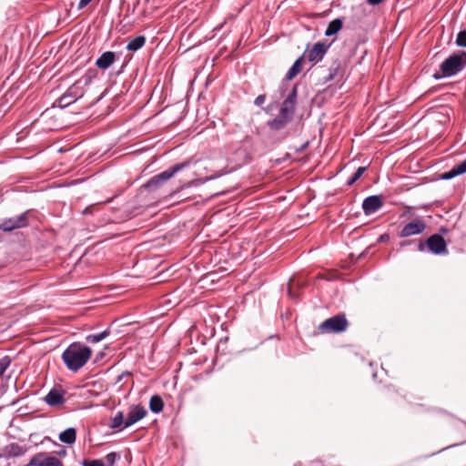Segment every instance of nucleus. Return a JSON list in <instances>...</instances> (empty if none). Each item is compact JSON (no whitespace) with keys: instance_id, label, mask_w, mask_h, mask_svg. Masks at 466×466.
Returning a JSON list of instances; mask_svg holds the SVG:
<instances>
[{"instance_id":"obj_37","label":"nucleus","mask_w":466,"mask_h":466,"mask_svg":"<svg viewBox=\"0 0 466 466\" xmlns=\"http://www.w3.org/2000/svg\"><path fill=\"white\" fill-rule=\"evenodd\" d=\"M288 293L290 297H293V293H292V284L289 283V288H288Z\"/></svg>"},{"instance_id":"obj_34","label":"nucleus","mask_w":466,"mask_h":466,"mask_svg":"<svg viewBox=\"0 0 466 466\" xmlns=\"http://www.w3.org/2000/svg\"><path fill=\"white\" fill-rule=\"evenodd\" d=\"M92 0H80L79 4H78V8L79 9H82L84 7H86Z\"/></svg>"},{"instance_id":"obj_7","label":"nucleus","mask_w":466,"mask_h":466,"mask_svg":"<svg viewBox=\"0 0 466 466\" xmlns=\"http://www.w3.org/2000/svg\"><path fill=\"white\" fill-rule=\"evenodd\" d=\"M426 223L423 219L416 218L406 224L399 232L398 236L400 238H409L420 235L426 229Z\"/></svg>"},{"instance_id":"obj_13","label":"nucleus","mask_w":466,"mask_h":466,"mask_svg":"<svg viewBox=\"0 0 466 466\" xmlns=\"http://www.w3.org/2000/svg\"><path fill=\"white\" fill-rule=\"evenodd\" d=\"M291 120L289 116L279 113L273 119L267 122V126L271 131L276 132L284 129Z\"/></svg>"},{"instance_id":"obj_17","label":"nucleus","mask_w":466,"mask_h":466,"mask_svg":"<svg viewBox=\"0 0 466 466\" xmlns=\"http://www.w3.org/2000/svg\"><path fill=\"white\" fill-rule=\"evenodd\" d=\"M303 63V56L299 57L291 66V67L289 69V71L286 74L285 79L288 81L292 80L294 77H296L299 73L301 71Z\"/></svg>"},{"instance_id":"obj_33","label":"nucleus","mask_w":466,"mask_h":466,"mask_svg":"<svg viewBox=\"0 0 466 466\" xmlns=\"http://www.w3.org/2000/svg\"><path fill=\"white\" fill-rule=\"evenodd\" d=\"M82 95L78 94L76 92V89H75L72 93H71V96H69V98H71L73 101H76L78 97H81Z\"/></svg>"},{"instance_id":"obj_5","label":"nucleus","mask_w":466,"mask_h":466,"mask_svg":"<svg viewBox=\"0 0 466 466\" xmlns=\"http://www.w3.org/2000/svg\"><path fill=\"white\" fill-rule=\"evenodd\" d=\"M297 98L298 88L297 86H294L287 97L282 101L279 113L293 119L296 111Z\"/></svg>"},{"instance_id":"obj_18","label":"nucleus","mask_w":466,"mask_h":466,"mask_svg":"<svg viewBox=\"0 0 466 466\" xmlns=\"http://www.w3.org/2000/svg\"><path fill=\"white\" fill-rule=\"evenodd\" d=\"M23 452V448L17 443L8 444L3 450V455L5 457H17L22 455Z\"/></svg>"},{"instance_id":"obj_15","label":"nucleus","mask_w":466,"mask_h":466,"mask_svg":"<svg viewBox=\"0 0 466 466\" xmlns=\"http://www.w3.org/2000/svg\"><path fill=\"white\" fill-rule=\"evenodd\" d=\"M46 402L50 406H57L65 402L63 391L53 389L45 398Z\"/></svg>"},{"instance_id":"obj_3","label":"nucleus","mask_w":466,"mask_h":466,"mask_svg":"<svg viewBox=\"0 0 466 466\" xmlns=\"http://www.w3.org/2000/svg\"><path fill=\"white\" fill-rule=\"evenodd\" d=\"M349 322L344 314H338L327 319L319 325L320 333H339L347 329Z\"/></svg>"},{"instance_id":"obj_25","label":"nucleus","mask_w":466,"mask_h":466,"mask_svg":"<svg viewBox=\"0 0 466 466\" xmlns=\"http://www.w3.org/2000/svg\"><path fill=\"white\" fill-rule=\"evenodd\" d=\"M124 414L122 411H118L115 417L111 420L110 427L112 429L120 428L122 425L125 426Z\"/></svg>"},{"instance_id":"obj_4","label":"nucleus","mask_w":466,"mask_h":466,"mask_svg":"<svg viewBox=\"0 0 466 466\" xmlns=\"http://www.w3.org/2000/svg\"><path fill=\"white\" fill-rule=\"evenodd\" d=\"M429 249L434 255H446L448 254L447 243L442 236L439 234H433L430 236L426 242H420L418 249L424 251L425 248Z\"/></svg>"},{"instance_id":"obj_8","label":"nucleus","mask_w":466,"mask_h":466,"mask_svg":"<svg viewBox=\"0 0 466 466\" xmlns=\"http://www.w3.org/2000/svg\"><path fill=\"white\" fill-rule=\"evenodd\" d=\"M28 466H64L62 461L55 456H50L47 453L40 452L34 455Z\"/></svg>"},{"instance_id":"obj_29","label":"nucleus","mask_w":466,"mask_h":466,"mask_svg":"<svg viewBox=\"0 0 466 466\" xmlns=\"http://www.w3.org/2000/svg\"><path fill=\"white\" fill-rule=\"evenodd\" d=\"M455 44L459 47H466V30H461L457 34Z\"/></svg>"},{"instance_id":"obj_14","label":"nucleus","mask_w":466,"mask_h":466,"mask_svg":"<svg viewBox=\"0 0 466 466\" xmlns=\"http://www.w3.org/2000/svg\"><path fill=\"white\" fill-rule=\"evenodd\" d=\"M116 61V55L114 52L106 51L103 53L96 61V66L99 69L106 70L109 68Z\"/></svg>"},{"instance_id":"obj_1","label":"nucleus","mask_w":466,"mask_h":466,"mask_svg":"<svg viewBox=\"0 0 466 466\" xmlns=\"http://www.w3.org/2000/svg\"><path fill=\"white\" fill-rule=\"evenodd\" d=\"M92 350L85 344L74 342L62 353V360L71 371H77L89 360Z\"/></svg>"},{"instance_id":"obj_35","label":"nucleus","mask_w":466,"mask_h":466,"mask_svg":"<svg viewBox=\"0 0 466 466\" xmlns=\"http://www.w3.org/2000/svg\"><path fill=\"white\" fill-rule=\"evenodd\" d=\"M189 164H190V162L182 163V164H177V167H176L177 172H178L181 169H183L184 167L189 166Z\"/></svg>"},{"instance_id":"obj_20","label":"nucleus","mask_w":466,"mask_h":466,"mask_svg":"<svg viewBox=\"0 0 466 466\" xmlns=\"http://www.w3.org/2000/svg\"><path fill=\"white\" fill-rule=\"evenodd\" d=\"M76 432L74 428H68L59 434V440L66 444H73L76 441Z\"/></svg>"},{"instance_id":"obj_11","label":"nucleus","mask_w":466,"mask_h":466,"mask_svg":"<svg viewBox=\"0 0 466 466\" xmlns=\"http://www.w3.org/2000/svg\"><path fill=\"white\" fill-rule=\"evenodd\" d=\"M383 206L381 196L373 195L366 198L362 202V209L365 215L377 212Z\"/></svg>"},{"instance_id":"obj_36","label":"nucleus","mask_w":466,"mask_h":466,"mask_svg":"<svg viewBox=\"0 0 466 466\" xmlns=\"http://www.w3.org/2000/svg\"><path fill=\"white\" fill-rule=\"evenodd\" d=\"M224 173L223 172H218V174L216 175H213L211 177H208V179H214V178H217V177H219L223 175Z\"/></svg>"},{"instance_id":"obj_2","label":"nucleus","mask_w":466,"mask_h":466,"mask_svg":"<svg viewBox=\"0 0 466 466\" xmlns=\"http://www.w3.org/2000/svg\"><path fill=\"white\" fill-rule=\"evenodd\" d=\"M466 67V52L457 51L449 56L433 74L435 80L458 75Z\"/></svg>"},{"instance_id":"obj_9","label":"nucleus","mask_w":466,"mask_h":466,"mask_svg":"<svg viewBox=\"0 0 466 466\" xmlns=\"http://www.w3.org/2000/svg\"><path fill=\"white\" fill-rule=\"evenodd\" d=\"M175 174V167H170L164 172L154 176L146 185L145 187L155 190L162 187Z\"/></svg>"},{"instance_id":"obj_28","label":"nucleus","mask_w":466,"mask_h":466,"mask_svg":"<svg viewBox=\"0 0 466 466\" xmlns=\"http://www.w3.org/2000/svg\"><path fill=\"white\" fill-rule=\"evenodd\" d=\"M11 358L9 356H4L0 359V377L5 373V371L11 365Z\"/></svg>"},{"instance_id":"obj_26","label":"nucleus","mask_w":466,"mask_h":466,"mask_svg":"<svg viewBox=\"0 0 466 466\" xmlns=\"http://www.w3.org/2000/svg\"><path fill=\"white\" fill-rule=\"evenodd\" d=\"M75 89H77V86H76V84H75L74 86H72L68 90L67 92L62 96L59 99V103L61 105V106H66L68 105H70L71 103H73L74 101L69 98V96H71V93L75 90Z\"/></svg>"},{"instance_id":"obj_16","label":"nucleus","mask_w":466,"mask_h":466,"mask_svg":"<svg viewBox=\"0 0 466 466\" xmlns=\"http://www.w3.org/2000/svg\"><path fill=\"white\" fill-rule=\"evenodd\" d=\"M466 173V159L455 165L450 171L441 175L442 179H451L459 175Z\"/></svg>"},{"instance_id":"obj_19","label":"nucleus","mask_w":466,"mask_h":466,"mask_svg":"<svg viewBox=\"0 0 466 466\" xmlns=\"http://www.w3.org/2000/svg\"><path fill=\"white\" fill-rule=\"evenodd\" d=\"M342 25H343L342 18H336V19L332 20L331 22H329V24L325 31V35L326 36L335 35L342 28Z\"/></svg>"},{"instance_id":"obj_30","label":"nucleus","mask_w":466,"mask_h":466,"mask_svg":"<svg viewBox=\"0 0 466 466\" xmlns=\"http://www.w3.org/2000/svg\"><path fill=\"white\" fill-rule=\"evenodd\" d=\"M82 464L83 466H106L100 460H85Z\"/></svg>"},{"instance_id":"obj_23","label":"nucleus","mask_w":466,"mask_h":466,"mask_svg":"<svg viewBox=\"0 0 466 466\" xmlns=\"http://www.w3.org/2000/svg\"><path fill=\"white\" fill-rule=\"evenodd\" d=\"M340 68V63L339 61H335L329 68V75L324 77L325 83L332 81L338 76Z\"/></svg>"},{"instance_id":"obj_22","label":"nucleus","mask_w":466,"mask_h":466,"mask_svg":"<svg viewBox=\"0 0 466 466\" xmlns=\"http://www.w3.org/2000/svg\"><path fill=\"white\" fill-rule=\"evenodd\" d=\"M149 408L154 413L161 411L163 408L162 399L157 395L152 396L149 400Z\"/></svg>"},{"instance_id":"obj_24","label":"nucleus","mask_w":466,"mask_h":466,"mask_svg":"<svg viewBox=\"0 0 466 466\" xmlns=\"http://www.w3.org/2000/svg\"><path fill=\"white\" fill-rule=\"evenodd\" d=\"M109 330L106 329L98 334L88 335L86 336V340L90 343H97L106 339L109 335Z\"/></svg>"},{"instance_id":"obj_10","label":"nucleus","mask_w":466,"mask_h":466,"mask_svg":"<svg viewBox=\"0 0 466 466\" xmlns=\"http://www.w3.org/2000/svg\"><path fill=\"white\" fill-rule=\"evenodd\" d=\"M27 213L6 218L0 224V228L4 231H11L15 228H23L27 225Z\"/></svg>"},{"instance_id":"obj_12","label":"nucleus","mask_w":466,"mask_h":466,"mask_svg":"<svg viewBox=\"0 0 466 466\" xmlns=\"http://www.w3.org/2000/svg\"><path fill=\"white\" fill-rule=\"evenodd\" d=\"M147 412L146 409L141 406L131 407L125 421V428H127L142 420L147 415Z\"/></svg>"},{"instance_id":"obj_32","label":"nucleus","mask_w":466,"mask_h":466,"mask_svg":"<svg viewBox=\"0 0 466 466\" xmlns=\"http://www.w3.org/2000/svg\"><path fill=\"white\" fill-rule=\"evenodd\" d=\"M266 101V95H259L255 98L254 104L258 106H262Z\"/></svg>"},{"instance_id":"obj_31","label":"nucleus","mask_w":466,"mask_h":466,"mask_svg":"<svg viewBox=\"0 0 466 466\" xmlns=\"http://www.w3.org/2000/svg\"><path fill=\"white\" fill-rule=\"evenodd\" d=\"M117 455L116 452H110L106 456V462L107 466H114Z\"/></svg>"},{"instance_id":"obj_6","label":"nucleus","mask_w":466,"mask_h":466,"mask_svg":"<svg viewBox=\"0 0 466 466\" xmlns=\"http://www.w3.org/2000/svg\"><path fill=\"white\" fill-rule=\"evenodd\" d=\"M329 46L324 42L316 43L311 48H307L303 54L309 62H319L323 59L328 52Z\"/></svg>"},{"instance_id":"obj_27","label":"nucleus","mask_w":466,"mask_h":466,"mask_svg":"<svg viewBox=\"0 0 466 466\" xmlns=\"http://www.w3.org/2000/svg\"><path fill=\"white\" fill-rule=\"evenodd\" d=\"M367 170L366 167H360L355 173L350 177V178L348 180L347 184L348 186L353 185L357 180H359L364 172Z\"/></svg>"},{"instance_id":"obj_38","label":"nucleus","mask_w":466,"mask_h":466,"mask_svg":"<svg viewBox=\"0 0 466 466\" xmlns=\"http://www.w3.org/2000/svg\"><path fill=\"white\" fill-rule=\"evenodd\" d=\"M177 105H182L184 106V105L182 104V102H177Z\"/></svg>"},{"instance_id":"obj_21","label":"nucleus","mask_w":466,"mask_h":466,"mask_svg":"<svg viewBox=\"0 0 466 466\" xmlns=\"http://www.w3.org/2000/svg\"><path fill=\"white\" fill-rule=\"evenodd\" d=\"M145 43L146 37L144 35H138L128 42L127 49L132 52H136L139 50L145 45Z\"/></svg>"}]
</instances>
